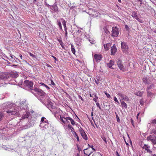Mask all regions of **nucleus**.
Listing matches in <instances>:
<instances>
[{
    "label": "nucleus",
    "mask_w": 156,
    "mask_h": 156,
    "mask_svg": "<svg viewBox=\"0 0 156 156\" xmlns=\"http://www.w3.org/2000/svg\"><path fill=\"white\" fill-rule=\"evenodd\" d=\"M7 104L6 108L8 110L6 112L9 115H18L22 110L25 111L22 116L20 119V121L18 124H20L19 125H20V123L25 121V120H26V121L27 122V119L29 117L30 113L27 111V102H22L19 105V106H15L13 104Z\"/></svg>",
    "instance_id": "1"
},
{
    "label": "nucleus",
    "mask_w": 156,
    "mask_h": 156,
    "mask_svg": "<svg viewBox=\"0 0 156 156\" xmlns=\"http://www.w3.org/2000/svg\"><path fill=\"white\" fill-rule=\"evenodd\" d=\"M46 106L51 111L55 116H56V114H59L62 111L59 108H56L54 105L53 103L49 99H48L47 100Z\"/></svg>",
    "instance_id": "2"
},
{
    "label": "nucleus",
    "mask_w": 156,
    "mask_h": 156,
    "mask_svg": "<svg viewBox=\"0 0 156 156\" xmlns=\"http://www.w3.org/2000/svg\"><path fill=\"white\" fill-rule=\"evenodd\" d=\"M7 75L8 84H16L18 82L15 80V78L18 76V73L15 71L9 73H7Z\"/></svg>",
    "instance_id": "3"
},
{
    "label": "nucleus",
    "mask_w": 156,
    "mask_h": 156,
    "mask_svg": "<svg viewBox=\"0 0 156 156\" xmlns=\"http://www.w3.org/2000/svg\"><path fill=\"white\" fill-rule=\"evenodd\" d=\"M48 126V120L44 117L41 118L40 127L43 130L46 129Z\"/></svg>",
    "instance_id": "4"
},
{
    "label": "nucleus",
    "mask_w": 156,
    "mask_h": 156,
    "mask_svg": "<svg viewBox=\"0 0 156 156\" xmlns=\"http://www.w3.org/2000/svg\"><path fill=\"white\" fill-rule=\"evenodd\" d=\"M33 85V83L31 81L26 80L23 83V88L26 90L32 91L34 90V89H32Z\"/></svg>",
    "instance_id": "5"
},
{
    "label": "nucleus",
    "mask_w": 156,
    "mask_h": 156,
    "mask_svg": "<svg viewBox=\"0 0 156 156\" xmlns=\"http://www.w3.org/2000/svg\"><path fill=\"white\" fill-rule=\"evenodd\" d=\"M0 80L4 81L5 83L8 84L7 73L0 72Z\"/></svg>",
    "instance_id": "6"
},
{
    "label": "nucleus",
    "mask_w": 156,
    "mask_h": 156,
    "mask_svg": "<svg viewBox=\"0 0 156 156\" xmlns=\"http://www.w3.org/2000/svg\"><path fill=\"white\" fill-rule=\"evenodd\" d=\"M119 29L118 28L116 27H112V36L113 37H116L118 36L119 32Z\"/></svg>",
    "instance_id": "7"
},
{
    "label": "nucleus",
    "mask_w": 156,
    "mask_h": 156,
    "mask_svg": "<svg viewBox=\"0 0 156 156\" xmlns=\"http://www.w3.org/2000/svg\"><path fill=\"white\" fill-rule=\"evenodd\" d=\"M121 46L122 51L124 53H127L128 52L129 48L127 43L124 42H121Z\"/></svg>",
    "instance_id": "8"
},
{
    "label": "nucleus",
    "mask_w": 156,
    "mask_h": 156,
    "mask_svg": "<svg viewBox=\"0 0 156 156\" xmlns=\"http://www.w3.org/2000/svg\"><path fill=\"white\" fill-rule=\"evenodd\" d=\"M147 140L150 141L153 145L156 144V136L155 135H150L147 137Z\"/></svg>",
    "instance_id": "9"
},
{
    "label": "nucleus",
    "mask_w": 156,
    "mask_h": 156,
    "mask_svg": "<svg viewBox=\"0 0 156 156\" xmlns=\"http://www.w3.org/2000/svg\"><path fill=\"white\" fill-rule=\"evenodd\" d=\"M34 90L37 92L38 95L43 98L45 95V93L43 92L41 90L38 89L37 88L35 87L34 89Z\"/></svg>",
    "instance_id": "10"
},
{
    "label": "nucleus",
    "mask_w": 156,
    "mask_h": 156,
    "mask_svg": "<svg viewBox=\"0 0 156 156\" xmlns=\"http://www.w3.org/2000/svg\"><path fill=\"white\" fill-rule=\"evenodd\" d=\"M141 147L143 150L146 151L147 152L149 153L150 154L152 153V151L149 149L150 147L149 146L144 144V145H141Z\"/></svg>",
    "instance_id": "11"
},
{
    "label": "nucleus",
    "mask_w": 156,
    "mask_h": 156,
    "mask_svg": "<svg viewBox=\"0 0 156 156\" xmlns=\"http://www.w3.org/2000/svg\"><path fill=\"white\" fill-rule=\"evenodd\" d=\"M88 13L89 15L91 16L96 17L98 16V12L95 11L93 9H90L88 12Z\"/></svg>",
    "instance_id": "12"
},
{
    "label": "nucleus",
    "mask_w": 156,
    "mask_h": 156,
    "mask_svg": "<svg viewBox=\"0 0 156 156\" xmlns=\"http://www.w3.org/2000/svg\"><path fill=\"white\" fill-rule=\"evenodd\" d=\"M59 115L61 122L64 124L67 123V120H69L68 118H69V117L66 116V115H64V116H62L60 115Z\"/></svg>",
    "instance_id": "13"
},
{
    "label": "nucleus",
    "mask_w": 156,
    "mask_h": 156,
    "mask_svg": "<svg viewBox=\"0 0 156 156\" xmlns=\"http://www.w3.org/2000/svg\"><path fill=\"white\" fill-rule=\"evenodd\" d=\"M80 132L83 138L85 140H87V135L82 129L81 128L80 129Z\"/></svg>",
    "instance_id": "14"
},
{
    "label": "nucleus",
    "mask_w": 156,
    "mask_h": 156,
    "mask_svg": "<svg viewBox=\"0 0 156 156\" xmlns=\"http://www.w3.org/2000/svg\"><path fill=\"white\" fill-rule=\"evenodd\" d=\"M101 59V55L95 54L94 56V61L98 62L99 60H100Z\"/></svg>",
    "instance_id": "15"
},
{
    "label": "nucleus",
    "mask_w": 156,
    "mask_h": 156,
    "mask_svg": "<svg viewBox=\"0 0 156 156\" xmlns=\"http://www.w3.org/2000/svg\"><path fill=\"white\" fill-rule=\"evenodd\" d=\"M117 51V48L116 47L115 45L114 44L112 47H111V54L114 55L115 53Z\"/></svg>",
    "instance_id": "16"
},
{
    "label": "nucleus",
    "mask_w": 156,
    "mask_h": 156,
    "mask_svg": "<svg viewBox=\"0 0 156 156\" xmlns=\"http://www.w3.org/2000/svg\"><path fill=\"white\" fill-rule=\"evenodd\" d=\"M143 82L146 84H150V81L147 77L144 76L143 78Z\"/></svg>",
    "instance_id": "17"
},
{
    "label": "nucleus",
    "mask_w": 156,
    "mask_h": 156,
    "mask_svg": "<svg viewBox=\"0 0 156 156\" xmlns=\"http://www.w3.org/2000/svg\"><path fill=\"white\" fill-rule=\"evenodd\" d=\"M114 61L113 60H111L107 64V66L109 68L112 69L113 68H112V66L113 65H114Z\"/></svg>",
    "instance_id": "18"
},
{
    "label": "nucleus",
    "mask_w": 156,
    "mask_h": 156,
    "mask_svg": "<svg viewBox=\"0 0 156 156\" xmlns=\"http://www.w3.org/2000/svg\"><path fill=\"white\" fill-rule=\"evenodd\" d=\"M148 85L147 87L146 90H149L150 89H152L154 87V85L153 83H151L150 85H149V84Z\"/></svg>",
    "instance_id": "19"
},
{
    "label": "nucleus",
    "mask_w": 156,
    "mask_h": 156,
    "mask_svg": "<svg viewBox=\"0 0 156 156\" xmlns=\"http://www.w3.org/2000/svg\"><path fill=\"white\" fill-rule=\"evenodd\" d=\"M61 20H63L62 23V25L64 27V30L65 31H66V30H67V27H66V21L64 20L63 19H61Z\"/></svg>",
    "instance_id": "20"
},
{
    "label": "nucleus",
    "mask_w": 156,
    "mask_h": 156,
    "mask_svg": "<svg viewBox=\"0 0 156 156\" xmlns=\"http://www.w3.org/2000/svg\"><path fill=\"white\" fill-rule=\"evenodd\" d=\"M121 105L122 108H127V105L124 101L121 102Z\"/></svg>",
    "instance_id": "21"
},
{
    "label": "nucleus",
    "mask_w": 156,
    "mask_h": 156,
    "mask_svg": "<svg viewBox=\"0 0 156 156\" xmlns=\"http://www.w3.org/2000/svg\"><path fill=\"white\" fill-rule=\"evenodd\" d=\"M57 24L59 26V29L62 30V28L61 22L59 21H57Z\"/></svg>",
    "instance_id": "22"
},
{
    "label": "nucleus",
    "mask_w": 156,
    "mask_h": 156,
    "mask_svg": "<svg viewBox=\"0 0 156 156\" xmlns=\"http://www.w3.org/2000/svg\"><path fill=\"white\" fill-rule=\"evenodd\" d=\"M121 94V97L122 98V99L123 100L126 101L128 100L129 98L127 97L124 95L122 94Z\"/></svg>",
    "instance_id": "23"
},
{
    "label": "nucleus",
    "mask_w": 156,
    "mask_h": 156,
    "mask_svg": "<svg viewBox=\"0 0 156 156\" xmlns=\"http://www.w3.org/2000/svg\"><path fill=\"white\" fill-rule=\"evenodd\" d=\"M132 16L135 19H136L138 16L137 15L136 12L135 11L132 12Z\"/></svg>",
    "instance_id": "24"
},
{
    "label": "nucleus",
    "mask_w": 156,
    "mask_h": 156,
    "mask_svg": "<svg viewBox=\"0 0 156 156\" xmlns=\"http://www.w3.org/2000/svg\"><path fill=\"white\" fill-rule=\"evenodd\" d=\"M144 93L143 91H137L136 92V94L139 96H141Z\"/></svg>",
    "instance_id": "25"
},
{
    "label": "nucleus",
    "mask_w": 156,
    "mask_h": 156,
    "mask_svg": "<svg viewBox=\"0 0 156 156\" xmlns=\"http://www.w3.org/2000/svg\"><path fill=\"white\" fill-rule=\"evenodd\" d=\"M54 10L55 12H58V8L57 5H54L53 6Z\"/></svg>",
    "instance_id": "26"
},
{
    "label": "nucleus",
    "mask_w": 156,
    "mask_h": 156,
    "mask_svg": "<svg viewBox=\"0 0 156 156\" xmlns=\"http://www.w3.org/2000/svg\"><path fill=\"white\" fill-rule=\"evenodd\" d=\"M109 45L110 44H104V48L106 51H107L108 50Z\"/></svg>",
    "instance_id": "27"
},
{
    "label": "nucleus",
    "mask_w": 156,
    "mask_h": 156,
    "mask_svg": "<svg viewBox=\"0 0 156 156\" xmlns=\"http://www.w3.org/2000/svg\"><path fill=\"white\" fill-rule=\"evenodd\" d=\"M68 128L70 129V130L72 133L73 132H74V131H75L74 129L71 125L70 124H69L68 125Z\"/></svg>",
    "instance_id": "28"
},
{
    "label": "nucleus",
    "mask_w": 156,
    "mask_h": 156,
    "mask_svg": "<svg viewBox=\"0 0 156 156\" xmlns=\"http://www.w3.org/2000/svg\"><path fill=\"white\" fill-rule=\"evenodd\" d=\"M118 67L121 70L123 71H125L126 70L125 68L123 66L122 64L121 65Z\"/></svg>",
    "instance_id": "29"
},
{
    "label": "nucleus",
    "mask_w": 156,
    "mask_h": 156,
    "mask_svg": "<svg viewBox=\"0 0 156 156\" xmlns=\"http://www.w3.org/2000/svg\"><path fill=\"white\" fill-rule=\"evenodd\" d=\"M4 116V114L2 112H0V121H1L3 118Z\"/></svg>",
    "instance_id": "30"
},
{
    "label": "nucleus",
    "mask_w": 156,
    "mask_h": 156,
    "mask_svg": "<svg viewBox=\"0 0 156 156\" xmlns=\"http://www.w3.org/2000/svg\"><path fill=\"white\" fill-rule=\"evenodd\" d=\"M69 120L70 121L72 125H74L75 124V122L71 118H68Z\"/></svg>",
    "instance_id": "31"
},
{
    "label": "nucleus",
    "mask_w": 156,
    "mask_h": 156,
    "mask_svg": "<svg viewBox=\"0 0 156 156\" xmlns=\"http://www.w3.org/2000/svg\"><path fill=\"white\" fill-rule=\"evenodd\" d=\"M71 50L72 53L73 54H75V50L74 48V47L73 45H72L71 46Z\"/></svg>",
    "instance_id": "32"
},
{
    "label": "nucleus",
    "mask_w": 156,
    "mask_h": 156,
    "mask_svg": "<svg viewBox=\"0 0 156 156\" xmlns=\"http://www.w3.org/2000/svg\"><path fill=\"white\" fill-rule=\"evenodd\" d=\"M146 91L148 97H151L152 95V93L151 91H149V90H146Z\"/></svg>",
    "instance_id": "33"
},
{
    "label": "nucleus",
    "mask_w": 156,
    "mask_h": 156,
    "mask_svg": "<svg viewBox=\"0 0 156 156\" xmlns=\"http://www.w3.org/2000/svg\"><path fill=\"white\" fill-rule=\"evenodd\" d=\"M151 133H153L155 135H156V128H154L153 129L151 130Z\"/></svg>",
    "instance_id": "34"
},
{
    "label": "nucleus",
    "mask_w": 156,
    "mask_h": 156,
    "mask_svg": "<svg viewBox=\"0 0 156 156\" xmlns=\"http://www.w3.org/2000/svg\"><path fill=\"white\" fill-rule=\"evenodd\" d=\"M101 138L104 140V141L105 143L106 144H107V140H106V139L105 137L104 136H101Z\"/></svg>",
    "instance_id": "35"
},
{
    "label": "nucleus",
    "mask_w": 156,
    "mask_h": 156,
    "mask_svg": "<svg viewBox=\"0 0 156 156\" xmlns=\"http://www.w3.org/2000/svg\"><path fill=\"white\" fill-rule=\"evenodd\" d=\"M122 61L120 60L119 59L117 61V65L118 67L120 66L121 65H122Z\"/></svg>",
    "instance_id": "36"
},
{
    "label": "nucleus",
    "mask_w": 156,
    "mask_h": 156,
    "mask_svg": "<svg viewBox=\"0 0 156 156\" xmlns=\"http://www.w3.org/2000/svg\"><path fill=\"white\" fill-rule=\"evenodd\" d=\"M135 19H136L138 22L140 23H142L143 22V20L138 18V16Z\"/></svg>",
    "instance_id": "37"
},
{
    "label": "nucleus",
    "mask_w": 156,
    "mask_h": 156,
    "mask_svg": "<svg viewBox=\"0 0 156 156\" xmlns=\"http://www.w3.org/2000/svg\"><path fill=\"white\" fill-rule=\"evenodd\" d=\"M104 93L106 95L107 97L108 98H110L111 97L110 94H109L106 91H105Z\"/></svg>",
    "instance_id": "38"
},
{
    "label": "nucleus",
    "mask_w": 156,
    "mask_h": 156,
    "mask_svg": "<svg viewBox=\"0 0 156 156\" xmlns=\"http://www.w3.org/2000/svg\"><path fill=\"white\" fill-rule=\"evenodd\" d=\"M29 54L30 56H31L32 57V58H36V56L35 55L32 54V53H31L30 52H29Z\"/></svg>",
    "instance_id": "39"
},
{
    "label": "nucleus",
    "mask_w": 156,
    "mask_h": 156,
    "mask_svg": "<svg viewBox=\"0 0 156 156\" xmlns=\"http://www.w3.org/2000/svg\"><path fill=\"white\" fill-rule=\"evenodd\" d=\"M100 80V78H99L98 79H97V80H95V82L97 84V85H98V84H99L100 83V82H99V80Z\"/></svg>",
    "instance_id": "40"
},
{
    "label": "nucleus",
    "mask_w": 156,
    "mask_h": 156,
    "mask_svg": "<svg viewBox=\"0 0 156 156\" xmlns=\"http://www.w3.org/2000/svg\"><path fill=\"white\" fill-rule=\"evenodd\" d=\"M10 57H11L12 59H16V60H18L19 61H20V60L17 58H16L15 56L13 55H10Z\"/></svg>",
    "instance_id": "41"
},
{
    "label": "nucleus",
    "mask_w": 156,
    "mask_h": 156,
    "mask_svg": "<svg viewBox=\"0 0 156 156\" xmlns=\"http://www.w3.org/2000/svg\"><path fill=\"white\" fill-rule=\"evenodd\" d=\"M10 61H11L13 63H15V62H17L16 60V59H9Z\"/></svg>",
    "instance_id": "42"
},
{
    "label": "nucleus",
    "mask_w": 156,
    "mask_h": 156,
    "mask_svg": "<svg viewBox=\"0 0 156 156\" xmlns=\"http://www.w3.org/2000/svg\"><path fill=\"white\" fill-rule=\"evenodd\" d=\"M88 145L89 146V147H90L91 148L93 151H96L95 149L94 148V147L93 145H90L89 144H88Z\"/></svg>",
    "instance_id": "43"
},
{
    "label": "nucleus",
    "mask_w": 156,
    "mask_h": 156,
    "mask_svg": "<svg viewBox=\"0 0 156 156\" xmlns=\"http://www.w3.org/2000/svg\"><path fill=\"white\" fill-rule=\"evenodd\" d=\"M151 123L153 124H156V119L151 120Z\"/></svg>",
    "instance_id": "44"
},
{
    "label": "nucleus",
    "mask_w": 156,
    "mask_h": 156,
    "mask_svg": "<svg viewBox=\"0 0 156 156\" xmlns=\"http://www.w3.org/2000/svg\"><path fill=\"white\" fill-rule=\"evenodd\" d=\"M116 118L117 119V121L119 122H120V119L119 118L118 115H116Z\"/></svg>",
    "instance_id": "45"
},
{
    "label": "nucleus",
    "mask_w": 156,
    "mask_h": 156,
    "mask_svg": "<svg viewBox=\"0 0 156 156\" xmlns=\"http://www.w3.org/2000/svg\"><path fill=\"white\" fill-rule=\"evenodd\" d=\"M114 101L117 102L118 104H119V102L118 101V100L117 98L116 97H115L114 98Z\"/></svg>",
    "instance_id": "46"
},
{
    "label": "nucleus",
    "mask_w": 156,
    "mask_h": 156,
    "mask_svg": "<svg viewBox=\"0 0 156 156\" xmlns=\"http://www.w3.org/2000/svg\"><path fill=\"white\" fill-rule=\"evenodd\" d=\"M73 133L74 137L76 138L77 136H78V135H77V134L76 133L75 131H74V132Z\"/></svg>",
    "instance_id": "47"
},
{
    "label": "nucleus",
    "mask_w": 156,
    "mask_h": 156,
    "mask_svg": "<svg viewBox=\"0 0 156 156\" xmlns=\"http://www.w3.org/2000/svg\"><path fill=\"white\" fill-rule=\"evenodd\" d=\"M125 28L126 29V30H127V31L129 30V28L128 25H126L125 26Z\"/></svg>",
    "instance_id": "48"
},
{
    "label": "nucleus",
    "mask_w": 156,
    "mask_h": 156,
    "mask_svg": "<svg viewBox=\"0 0 156 156\" xmlns=\"http://www.w3.org/2000/svg\"><path fill=\"white\" fill-rule=\"evenodd\" d=\"M88 149V148H87L84 150V154L86 155H87V156H89L91 154V153H90V154L88 155H87V154L85 153L84 152V151L85 150H87Z\"/></svg>",
    "instance_id": "49"
},
{
    "label": "nucleus",
    "mask_w": 156,
    "mask_h": 156,
    "mask_svg": "<svg viewBox=\"0 0 156 156\" xmlns=\"http://www.w3.org/2000/svg\"><path fill=\"white\" fill-rule=\"evenodd\" d=\"M130 122L131 123L132 125L134 127V122L133 119H130Z\"/></svg>",
    "instance_id": "50"
},
{
    "label": "nucleus",
    "mask_w": 156,
    "mask_h": 156,
    "mask_svg": "<svg viewBox=\"0 0 156 156\" xmlns=\"http://www.w3.org/2000/svg\"><path fill=\"white\" fill-rule=\"evenodd\" d=\"M59 43H60V44L62 47L63 48H64V47L63 46V43L62 42V41H59Z\"/></svg>",
    "instance_id": "51"
},
{
    "label": "nucleus",
    "mask_w": 156,
    "mask_h": 156,
    "mask_svg": "<svg viewBox=\"0 0 156 156\" xmlns=\"http://www.w3.org/2000/svg\"><path fill=\"white\" fill-rule=\"evenodd\" d=\"M140 103L141 105H143L144 104L143 100H141L140 101Z\"/></svg>",
    "instance_id": "52"
},
{
    "label": "nucleus",
    "mask_w": 156,
    "mask_h": 156,
    "mask_svg": "<svg viewBox=\"0 0 156 156\" xmlns=\"http://www.w3.org/2000/svg\"><path fill=\"white\" fill-rule=\"evenodd\" d=\"M98 98V97H96L95 98H94L93 99V100L95 102H97V100Z\"/></svg>",
    "instance_id": "53"
},
{
    "label": "nucleus",
    "mask_w": 156,
    "mask_h": 156,
    "mask_svg": "<svg viewBox=\"0 0 156 156\" xmlns=\"http://www.w3.org/2000/svg\"><path fill=\"white\" fill-rule=\"evenodd\" d=\"M51 85H55V83L52 80H51Z\"/></svg>",
    "instance_id": "54"
},
{
    "label": "nucleus",
    "mask_w": 156,
    "mask_h": 156,
    "mask_svg": "<svg viewBox=\"0 0 156 156\" xmlns=\"http://www.w3.org/2000/svg\"><path fill=\"white\" fill-rule=\"evenodd\" d=\"M105 32L106 33V34H110V32L108 30H106L105 31Z\"/></svg>",
    "instance_id": "55"
},
{
    "label": "nucleus",
    "mask_w": 156,
    "mask_h": 156,
    "mask_svg": "<svg viewBox=\"0 0 156 156\" xmlns=\"http://www.w3.org/2000/svg\"><path fill=\"white\" fill-rule=\"evenodd\" d=\"M44 87H45L48 90H49L50 89V88L46 85H45V86H44Z\"/></svg>",
    "instance_id": "56"
},
{
    "label": "nucleus",
    "mask_w": 156,
    "mask_h": 156,
    "mask_svg": "<svg viewBox=\"0 0 156 156\" xmlns=\"http://www.w3.org/2000/svg\"><path fill=\"white\" fill-rule=\"evenodd\" d=\"M65 31V36L66 37H67V30H66V31Z\"/></svg>",
    "instance_id": "57"
},
{
    "label": "nucleus",
    "mask_w": 156,
    "mask_h": 156,
    "mask_svg": "<svg viewBox=\"0 0 156 156\" xmlns=\"http://www.w3.org/2000/svg\"><path fill=\"white\" fill-rule=\"evenodd\" d=\"M140 113H138V114H137L136 115V119L137 120L138 119V117Z\"/></svg>",
    "instance_id": "58"
},
{
    "label": "nucleus",
    "mask_w": 156,
    "mask_h": 156,
    "mask_svg": "<svg viewBox=\"0 0 156 156\" xmlns=\"http://www.w3.org/2000/svg\"><path fill=\"white\" fill-rule=\"evenodd\" d=\"M40 84H41V85L42 86H44H44H45V84H44V83H41Z\"/></svg>",
    "instance_id": "59"
},
{
    "label": "nucleus",
    "mask_w": 156,
    "mask_h": 156,
    "mask_svg": "<svg viewBox=\"0 0 156 156\" xmlns=\"http://www.w3.org/2000/svg\"><path fill=\"white\" fill-rule=\"evenodd\" d=\"M89 41L90 42V43L91 44L94 43V41H90V39H89Z\"/></svg>",
    "instance_id": "60"
},
{
    "label": "nucleus",
    "mask_w": 156,
    "mask_h": 156,
    "mask_svg": "<svg viewBox=\"0 0 156 156\" xmlns=\"http://www.w3.org/2000/svg\"><path fill=\"white\" fill-rule=\"evenodd\" d=\"M52 57L55 60V61H56L57 60V58H56V57L53 56V55H52Z\"/></svg>",
    "instance_id": "61"
},
{
    "label": "nucleus",
    "mask_w": 156,
    "mask_h": 156,
    "mask_svg": "<svg viewBox=\"0 0 156 156\" xmlns=\"http://www.w3.org/2000/svg\"><path fill=\"white\" fill-rule=\"evenodd\" d=\"M116 156H120L118 152L116 151Z\"/></svg>",
    "instance_id": "62"
},
{
    "label": "nucleus",
    "mask_w": 156,
    "mask_h": 156,
    "mask_svg": "<svg viewBox=\"0 0 156 156\" xmlns=\"http://www.w3.org/2000/svg\"><path fill=\"white\" fill-rule=\"evenodd\" d=\"M96 104L97 107H99V106H100V105L98 103H96Z\"/></svg>",
    "instance_id": "63"
},
{
    "label": "nucleus",
    "mask_w": 156,
    "mask_h": 156,
    "mask_svg": "<svg viewBox=\"0 0 156 156\" xmlns=\"http://www.w3.org/2000/svg\"><path fill=\"white\" fill-rule=\"evenodd\" d=\"M19 56L20 58L21 59H23V58H22L23 57H22V55L21 54H20Z\"/></svg>",
    "instance_id": "64"
}]
</instances>
